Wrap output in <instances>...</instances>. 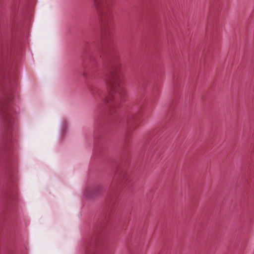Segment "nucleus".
<instances>
[{
    "instance_id": "nucleus-1",
    "label": "nucleus",
    "mask_w": 254,
    "mask_h": 254,
    "mask_svg": "<svg viewBox=\"0 0 254 254\" xmlns=\"http://www.w3.org/2000/svg\"><path fill=\"white\" fill-rule=\"evenodd\" d=\"M121 64L118 56L112 59L111 68L106 82L109 96L106 98V104L111 112H114L120 103L125 100L127 95L121 79Z\"/></svg>"
},
{
    "instance_id": "nucleus-2",
    "label": "nucleus",
    "mask_w": 254,
    "mask_h": 254,
    "mask_svg": "<svg viewBox=\"0 0 254 254\" xmlns=\"http://www.w3.org/2000/svg\"><path fill=\"white\" fill-rule=\"evenodd\" d=\"M94 5L100 16L102 45L100 50L103 54L112 50V14L109 4L106 0H94Z\"/></svg>"
},
{
    "instance_id": "nucleus-3",
    "label": "nucleus",
    "mask_w": 254,
    "mask_h": 254,
    "mask_svg": "<svg viewBox=\"0 0 254 254\" xmlns=\"http://www.w3.org/2000/svg\"><path fill=\"white\" fill-rule=\"evenodd\" d=\"M0 112L3 127L2 141L7 144L10 141V135L13 130L14 111L8 103L0 101Z\"/></svg>"
},
{
    "instance_id": "nucleus-4",
    "label": "nucleus",
    "mask_w": 254,
    "mask_h": 254,
    "mask_svg": "<svg viewBox=\"0 0 254 254\" xmlns=\"http://www.w3.org/2000/svg\"><path fill=\"white\" fill-rule=\"evenodd\" d=\"M99 190H92L91 193L89 192H86V195L87 197H93L98 193Z\"/></svg>"
},
{
    "instance_id": "nucleus-5",
    "label": "nucleus",
    "mask_w": 254,
    "mask_h": 254,
    "mask_svg": "<svg viewBox=\"0 0 254 254\" xmlns=\"http://www.w3.org/2000/svg\"><path fill=\"white\" fill-rule=\"evenodd\" d=\"M102 54H100V58H101V57H102Z\"/></svg>"
},
{
    "instance_id": "nucleus-6",
    "label": "nucleus",
    "mask_w": 254,
    "mask_h": 254,
    "mask_svg": "<svg viewBox=\"0 0 254 254\" xmlns=\"http://www.w3.org/2000/svg\"><path fill=\"white\" fill-rule=\"evenodd\" d=\"M128 122L129 124H131V121H130V120L128 121Z\"/></svg>"
}]
</instances>
